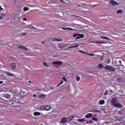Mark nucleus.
<instances>
[{
	"label": "nucleus",
	"instance_id": "ea45409f",
	"mask_svg": "<svg viewBox=\"0 0 125 125\" xmlns=\"http://www.w3.org/2000/svg\"><path fill=\"white\" fill-rule=\"evenodd\" d=\"M3 9L1 8V6H0V11H1Z\"/></svg>",
	"mask_w": 125,
	"mask_h": 125
},
{
	"label": "nucleus",
	"instance_id": "bb28decb",
	"mask_svg": "<svg viewBox=\"0 0 125 125\" xmlns=\"http://www.w3.org/2000/svg\"><path fill=\"white\" fill-rule=\"evenodd\" d=\"M76 79L77 82H80L81 80V78H80V77H76Z\"/></svg>",
	"mask_w": 125,
	"mask_h": 125
},
{
	"label": "nucleus",
	"instance_id": "4468645a",
	"mask_svg": "<svg viewBox=\"0 0 125 125\" xmlns=\"http://www.w3.org/2000/svg\"><path fill=\"white\" fill-rule=\"evenodd\" d=\"M11 67L13 69H15L16 68V64L15 63H12L11 64Z\"/></svg>",
	"mask_w": 125,
	"mask_h": 125
},
{
	"label": "nucleus",
	"instance_id": "e433bc0d",
	"mask_svg": "<svg viewBox=\"0 0 125 125\" xmlns=\"http://www.w3.org/2000/svg\"><path fill=\"white\" fill-rule=\"evenodd\" d=\"M63 123H66V118H63Z\"/></svg>",
	"mask_w": 125,
	"mask_h": 125
},
{
	"label": "nucleus",
	"instance_id": "49530a36",
	"mask_svg": "<svg viewBox=\"0 0 125 125\" xmlns=\"http://www.w3.org/2000/svg\"><path fill=\"white\" fill-rule=\"evenodd\" d=\"M61 123H63V119H62L61 120Z\"/></svg>",
	"mask_w": 125,
	"mask_h": 125
},
{
	"label": "nucleus",
	"instance_id": "c03bdc74",
	"mask_svg": "<svg viewBox=\"0 0 125 125\" xmlns=\"http://www.w3.org/2000/svg\"><path fill=\"white\" fill-rule=\"evenodd\" d=\"M89 123L90 124H92V120H90V121L89 122Z\"/></svg>",
	"mask_w": 125,
	"mask_h": 125
},
{
	"label": "nucleus",
	"instance_id": "393cba45",
	"mask_svg": "<svg viewBox=\"0 0 125 125\" xmlns=\"http://www.w3.org/2000/svg\"><path fill=\"white\" fill-rule=\"evenodd\" d=\"M99 66L100 67V68H101L102 69L104 68V65H103L102 63L99 64Z\"/></svg>",
	"mask_w": 125,
	"mask_h": 125
},
{
	"label": "nucleus",
	"instance_id": "1a4fd4ad",
	"mask_svg": "<svg viewBox=\"0 0 125 125\" xmlns=\"http://www.w3.org/2000/svg\"><path fill=\"white\" fill-rule=\"evenodd\" d=\"M63 30H68V31H75V29L71 27H63Z\"/></svg>",
	"mask_w": 125,
	"mask_h": 125
},
{
	"label": "nucleus",
	"instance_id": "72a5a7b5",
	"mask_svg": "<svg viewBox=\"0 0 125 125\" xmlns=\"http://www.w3.org/2000/svg\"><path fill=\"white\" fill-rule=\"evenodd\" d=\"M117 13H120V12H123V10H119L117 11Z\"/></svg>",
	"mask_w": 125,
	"mask_h": 125
},
{
	"label": "nucleus",
	"instance_id": "412c9836",
	"mask_svg": "<svg viewBox=\"0 0 125 125\" xmlns=\"http://www.w3.org/2000/svg\"><path fill=\"white\" fill-rule=\"evenodd\" d=\"M40 98H44L45 97V95L41 94L39 96Z\"/></svg>",
	"mask_w": 125,
	"mask_h": 125
},
{
	"label": "nucleus",
	"instance_id": "4c0bfd02",
	"mask_svg": "<svg viewBox=\"0 0 125 125\" xmlns=\"http://www.w3.org/2000/svg\"><path fill=\"white\" fill-rule=\"evenodd\" d=\"M21 35H22V36H26V35H27V33L24 32V33H22L21 34Z\"/></svg>",
	"mask_w": 125,
	"mask_h": 125
},
{
	"label": "nucleus",
	"instance_id": "a19ab883",
	"mask_svg": "<svg viewBox=\"0 0 125 125\" xmlns=\"http://www.w3.org/2000/svg\"><path fill=\"white\" fill-rule=\"evenodd\" d=\"M3 83V81H0V84H2Z\"/></svg>",
	"mask_w": 125,
	"mask_h": 125
},
{
	"label": "nucleus",
	"instance_id": "b1692460",
	"mask_svg": "<svg viewBox=\"0 0 125 125\" xmlns=\"http://www.w3.org/2000/svg\"><path fill=\"white\" fill-rule=\"evenodd\" d=\"M6 74L8 75V76H10L11 77H13V75H12V74H11L10 72H6Z\"/></svg>",
	"mask_w": 125,
	"mask_h": 125
},
{
	"label": "nucleus",
	"instance_id": "6ab92c4d",
	"mask_svg": "<svg viewBox=\"0 0 125 125\" xmlns=\"http://www.w3.org/2000/svg\"><path fill=\"white\" fill-rule=\"evenodd\" d=\"M92 113H100V111L99 110H92L91 111Z\"/></svg>",
	"mask_w": 125,
	"mask_h": 125
},
{
	"label": "nucleus",
	"instance_id": "f704fd0d",
	"mask_svg": "<svg viewBox=\"0 0 125 125\" xmlns=\"http://www.w3.org/2000/svg\"><path fill=\"white\" fill-rule=\"evenodd\" d=\"M63 80L64 81V82H67V79H66V78L65 77H63Z\"/></svg>",
	"mask_w": 125,
	"mask_h": 125
},
{
	"label": "nucleus",
	"instance_id": "7c9ffc66",
	"mask_svg": "<svg viewBox=\"0 0 125 125\" xmlns=\"http://www.w3.org/2000/svg\"><path fill=\"white\" fill-rule=\"evenodd\" d=\"M62 83H63V80H62L61 81V82L57 85V87H58V86L61 85V84H62Z\"/></svg>",
	"mask_w": 125,
	"mask_h": 125
},
{
	"label": "nucleus",
	"instance_id": "f3484780",
	"mask_svg": "<svg viewBox=\"0 0 125 125\" xmlns=\"http://www.w3.org/2000/svg\"><path fill=\"white\" fill-rule=\"evenodd\" d=\"M34 115L35 116H40V115H41V112H37V111L35 112H34Z\"/></svg>",
	"mask_w": 125,
	"mask_h": 125
},
{
	"label": "nucleus",
	"instance_id": "2f4dec72",
	"mask_svg": "<svg viewBox=\"0 0 125 125\" xmlns=\"http://www.w3.org/2000/svg\"><path fill=\"white\" fill-rule=\"evenodd\" d=\"M118 115H123V112L121 111H118Z\"/></svg>",
	"mask_w": 125,
	"mask_h": 125
},
{
	"label": "nucleus",
	"instance_id": "8fccbe9b",
	"mask_svg": "<svg viewBox=\"0 0 125 125\" xmlns=\"http://www.w3.org/2000/svg\"><path fill=\"white\" fill-rule=\"evenodd\" d=\"M28 83H31V81H28Z\"/></svg>",
	"mask_w": 125,
	"mask_h": 125
},
{
	"label": "nucleus",
	"instance_id": "dca6fc26",
	"mask_svg": "<svg viewBox=\"0 0 125 125\" xmlns=\"http://www.w3.org/2000/svg\"><path fill=\"white\" fill-rule=\"evenodd\" d=\"M111 3L112 5H117L118 4V3L114 0H111Z\"/></svg>",
	"mask_w": 125,
	"mask_h": 125
},
{
	"label": "nucleus",
	"instance_id": "c85d7f7f",
	"mask_svg": "<svg viewBox=\"0 0 125 125\" xmlns=\"http://www.w3.org/2000/svg\"><path fill=\"white\" fill-rule=\"evenodd\" d=\"M104 42H96V43H105Z\"/></svg>",
	"mask_w": 125,
	"mask_h": 125
},
{
	"label": "nucleus",
	"instance_id": "39448f33",
	"mask_svg": "<svg viewBox=\"0 0 125 125\" xmlns=\"http://www.w3.org/2000/svg\"><path fill=\"white\" fill-rule=\"evenodd\" d=\"M53 64L54 65H62V64H63V62L61 61H56V62H53Z\"/></svg>",
	"mask_w": 125,
	"mask_h": 125
},
{
	"label": "nucleus",
	"instance_id": "5701e85b",
	"mask_svg": "<svg viewBox=\"0 0 125 125\" xmlns=\"http://www.w3.org/2000/svg\"><path fill=\"white\" fill-rule=\"evenodd\" d=\"M101 38L102 39H104V40H110V38L107 37H103V36H101Z\"/></svg>",
	"mask_w": 125,
	"mask_h": 125
},
{
	"label": "nucleus",
	"instance_id": "4be33fe9",
	"mask_svg": "<svg viewBox=\"0 0 125 125\" xmlns=\"http://www.w3.org/2000/svg\"><path fill=\"white\" fill-rule=\"evenodd\" d=\"M29 8L27 7H25L24 8H23V11H28V10H29Z\"/></svg>",
	"mask_w": 125,
	"mask_h": 125
},
{
	"label": "nucleus",
	"instance_id": "79ce46f5",
	"mask_svg": "<svg viewBox=\"0 0 125 125\" xmlns=\"http://www.w3.org/2000/svg\"><path fill=\"white\" fill-rule=\"evenodd\" d=\"M41 43H42V44H43V43H45V42H41Z\"/></svg>",
	"mask_w": 125,
	"mask_h": 125
},
{
	"label": "nucleus",
	"instance_id": "37998d69",
	"mask_svg": "<svg viewBox=\"0 0 125 125\" xmlns=\"http://www.w3.org/2000/svg\"><path fill=\"white\" fill-rule=\"evenodd\" d=\"M33 96H34V97H37V95L34 94Z\"/></svg>",
	"mask_w": 125,
	"mask_h": 125
},
{
	"label": "nucleus",
	"instance_id": "20e7f679",
	"mask_svg": "<svg viewBox=\"0 0 125 125\" xmlns=\"http://www.w3.org/2000/svg\"><path fill=\"white\" fill-rule=\"evenodd\" d=\"M79 52H81V53H83V54H84V53H85V54H87L88 55H89V56H94V54H90V53H86V52H84V51H83L82 50H80Z\"/></svg>",
	"mask_w": 125,
	"mask_h": 125
},
{
	"label": "nucleus",
	"instance_id": "7ed1b4c3",
	"mask_svg": "<svg viewBox=\"0 0 125 125\" xmlns=\"http://www.w3.org/2000/svg\"><path fill=\"white\" fill-rule=\"evenodd\" d=\"M73 37L74 38H76V40H79V39H83V38H84V35L83 34H74Z\"/></svg>",
	"mask_w": 125,
	"mask_h": 125
},
{
	"label": "nucleus",
	"instance_id": "6e6d98bb",
	"mask_svg": "<svg viewBox=\"0 0 125 125\" xmlns=\"http://www.w3.org/2000/svg\"><path fill=\"white\" fill-rule=\"evenodd\" d=\"M62 29H63V27H62Z\"/></svg>",
	"mask_w": 125,
	"mask_h": 125
},
{
	"label": "nucleus",
	"instance_id": "09e8293b",
	"mask_svg": "<svg viewBox=\"0 0 125 125\" xmlns=\"http://www.w3.org/2000/svg\"><path fill=\"white\" fill-rule=\"evenodd\" d=\"M1 18H2V17L0 16V19H1Z\"/></svg>",
	"mask_w": 125,
	"mask_h": 125
},
{
	"label": "nucleus",
	"instance_id": "473e14b6",
	"mask_svg": "<svg viewBox=\"0 0 125 125\" xmlns=\"http://www.w3.org/2000/svg\"><path fill=\"white\" fill-rule=\"evenodd\" d=\"M117 81V82H121L122 81V78H118Z\"/></svg>",
	"mask_w": 125,
	"mask_h": 125
},
{
	"label": "nucleus",
	"instance_id": "3c124183",
	"mask_svg": "<svg viewBox=\"0 0 125 125\" xmlns=\"http://www.w3.org/2000/svg\"><path fill=\"white\" fill-rule=\"evenodd\" d=\"M77 5H78V6H81L80 4H77Z\"/></svg>",
	"mask_w": 125,
	"mask_h": 125
},
{
	"label": "nucleus",
	"instance_id": "a878e982",
	"mask_svg": "<svg viewBox=\"0 0 125 125\" xmlns=\"http://www.w3.org/2000/svg\"><path fill=\"white\" fill-rule=\"evenodd\" d=\"M92 120H93V121H95V122H97V121H98V119L97 118H95L94 117H92Z\"/></svg>",
	"mask_w": 125,
	"mask_h": 125
},
{
	"label": "nucleus",
	"instance_id": "864d4df0",
	"mask_svg": "<svg viewBox=\"0 0 125 125\" xmlns=\"http://www.w3.org/2000/svg\"><path fill=\"white\" fill-rule=\"evenodd\" d=\"M86 123H87V124H89V122H87Z\"/></svg>",
	"mask_w": 125,
	"mask_h": 125
},
{
	"label": "nucleus",
	"instance_id": "de8ad7c7",
	"mask_svg": "<svg viewBox=\"0 0 125 125\" xmlns=\"http://www.w3.org/2000/svg\"><path fill=\"white\" fill-rule=\"evenodd\" d=\"M61 2H63V0H60Z\"/></svg>",
	"mask_w": 125,
	"mask_h": 125
},
{
	"label": "nucleus",
	"instance_id": "6e6552de",
	"mask_svg": "<svg viewBox=\"0 0 125 125\" xmlns=\"http://www.w3.org/2000/svg\"><path fill=\"white\" fill-rule=\"evenodd\" d=\"M18 47V48H20V49H23V50H28V48L21 45L19 46Z\"/></svg>",
	"mask_w": 125,
	"mask_h": 125
},
{
	"label": "nucleus",
	"instance_id": "a18cd8bd",
	"mask_svg": "<svg viewBox=\"0 0 125 125\" xmlns=\"http://www.w3.org/2000/svg\"><path fill=\"white\" fill-rule=\"evenodd\" d=\"M119 63H120V64H122V61H121V60L119 61Z\"/></svg>",
	"mask_w": 125,
	"mask_h": 125
},
{
	"label": "nucleus",
	"instance_id": "c9c22d12",
	"mask_svg": "<svg viewBox=\"0 0 125 125\" xmlns=\"http://www.w3.org/2000/svg\"><path fill=\"white\" fill-rule=\"evenodd\" d=\"M108 91H105L104 92V95H108Z\"/></svg>",
	"mask_w": 125,
	"mask_h": 125
},
{
	"label": "nucleus",
	"instance_id": "423d86ee",
	"mask_svg": "<svg viewBox=\"0 0 125 125\" xmlns=\"http://www.w3.org/2000/svg\"><path fill=\"white\" fill-rule=\"evenodd\" d=\"M78 46H80V44L77 43L73 46H70L68 47L67 48H68V49H70V48H76V47H78Z\"/></svg>",
	"mask_w": 125,
	"mask_h": 125
},
{
	"label": "nucleus",
	"instance_id": "a211bd4d",
	"mask_svg": "<svg viewBox=\"0 0 125 125\" xmlns=\"http://www.w3.org/2000/svg\"><path fill=\"white\" fill-rule=\"evenodd\" d=\"M100 105H103V104H105V101L104 100H101L99 102Z\"/></svg>",
	"mask_w": 125,
	"mask_h": 125
},
{
	"label": "nucleus",
	"instance_id": "aec40b11",
	"mask_svg": "<svg viewBox=\"0 0 125 125\" xmlns=\"http://www.w3.org/2000/svg\"><path fill=\"white\" fill-rule=\"evenodd\" d=\"M41 110L42 111H45V105H42L40 108Z\"/></svg>",
	"mask_w": 125,
	"mask_h": 125
},
{
	"label": "nucleus",
	"instance_id": "ddd939ff",
	"mask_svg": "<svg viewBox=\"0 0 125 125\" xmlns=\"http://www.w3.org/2000/svg\"><path fill=\"white\" fill-rule=\"evenodd\" d=\"M86 121L84 118L78 119L79 123H83Z\"/></svg>",
	"mask_w": 125,
	"mask_h": 125
},
{
	"label": "nucleus",
	"instance_id": "9d476101",
	"mask_svg": "<svg viewBox=\"0 0 125 125\" xmlns=\"http://www.w3.org/2000/svg\"><path fill=\"white\" fill-rule=\"evenodd\" d=\"M123 119H124V117H120V118L116 117L115 120H116V121H117L118 122H122V121H123Z\"/></svg>",
	"mask_w": 125,
	"mask_h": 125
},
{
	"label": "nucleus",
	"instance_id": "603ef678",
	"mask_svg": "<svg viewBox=\"0 0 125 125\" xmlns=\"http://www.w3.org/2000/svg\"><path fill=\"white\" fill-rule=\"evenodd\" d=\"M110 92H113V90H110Z\"/></svg>",
	"mask_w": 125,
	"mask_h": 125
},
{
	"label": "nucleus",
	"instance_id": "58836bf2",
	"mask_svg": "<svg viewBox=\"0 0 125 125\" xmlns=\"http://www.w3.org/2000/svg\"><path fill=\"white\" fill-rule=\"evenodd\" d=\"M23 21H27V19H26V18H24L23 19Z\"/></svg>",
	"mask_w": 125,
	"mask_h": 125
},
{
	"label": "nucleus",
	"instance_id": "f8f14e48",
	"mask_svg": "<svg viewBox=\"0 0 125 125\" xmlns=\"http://www.w3.org/2000/svg\"><path fill=\"white\" fill-rule=\"evenodd\" d=\"M4 97H5V98H6L7 99H10L11 98L10 95H9V94H4Z\"/></svg>",
	"mask_w": 125,
	"mask_h": 125
},
{
	"label": "nucleus",
	"instance_id": "9b49d317",
	"mask_svg": "<svg viewBox=\"0 0 125 125\" xmlns=\"http://www.w3.org/2000/svg\"><path fill=\"white\" fill-rule=\"evenodd\" d=\"M92 117V114L91 113H88L85 115V117L87 118V119H90Z\"/></svg>",
	"mask_w": 125,
	"mask_h": 125
},
{
	"label": "nucleus",
	"instance_id": "c756f323",
	"mask_svg": "<svg viewBox=\"0 0 125 125\" xmlns=\"http://www.w3.org/2000/svg\"><path fill=\"white\" fill-rule=\"evenodd\" d=\"M43 64L44 65V66L45 67H48V65H47V63H46V62H44L43 63Z\"/></svg>",
	"mask_w": 125,
	"mask_h": 125
},
{
	"label": "nucleus",
	"instance_id": "0eeeda50",
	"mask_svg": "<svg viewBox=\"0 0 125 125\" xmlns=\"http://www.w3.org/2000/svg\"><path fill=\"white\" fill-rule=\"evenodd\" d=\"M52 42H62V39H56V38H52Z\"/></svg>",
	"mask_w": 125,
	"mask_h": 125
},
{
	"label": "nucleus",
	"instance_id": "f257e3e1",
	"mask_svg": "<svg viewBox=\"0 0 125 125\" xmlns=\"http://www.w3.org/2000/svg\"><path fill=\"white\" fill-rule=\"evenodd\" d=\"M117 101L118 99L117 98V97H115L112 99L111 102L113 106L117 107V108H122V107H123V105L119 103H116V102H117Z\"/></svg>",
	"mask_w": 125,
	"mask_h": 125
},
{
	"label": "nucleus",
	"instance_id": "5fc2aeb1",
	"mask_svg": "<svg viewBox=\"0 0 125 125\" xmlns=\"http://www.w3.org/2000/svg\"><path fill=\"white\" fill-rule=\"evenodd\" d=\"M70 121H72V119H70Z\"/></svg>",
	"mask_w": 125,
	"mask_h": 125
},
{
	"label": "nucleus",
	"instance_id": "cd10ccee",
	"mask_svg": "<svg viewBox=\"0 0 125 125\" xmlns=\"http://www.w3.org/2000/svg\"><path fill=\"white\" fill-rule=\"evenodd\" d=\"M28 29H36L35 27L34 26H28Z\"/></svg>",
	"mask_w": 125,
	"mask_h": 125
},
{
	"label": "nucleus",
	"instance_id": "2eb2a0df",
	"mask_svg": "<svg viewBox=\"0 0 125 125\" xmlns=\"http://www.w3.org/2000/svg\"><path fill=\"white\" fill-rule=\"evenodd\" d=\"M45 111H49V110L51 109V107H50V106H48V105H45Z\"/></svg>",
	"mask_w": 125,
	"mask_h": 125
},
{
	"label": "nucleus",
	"instance_id": "f03ea898",
	"mask_svg": "<svg viewBox=\"0 0 125 125\" xmlns=\"http://www.w3.org/2000/svg\"><path fill=\"white\" fill-rule=\"evenodd\" d=\"M104 70H108L109 72H115L116 71V69L115 68L110 65L105 66Z\"/></svg>",
	"mask_w": 125,
	"mask_h": 125
}]
</instances>
